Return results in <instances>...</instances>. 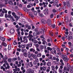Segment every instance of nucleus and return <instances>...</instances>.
<instances>
[{"label":"nucleus","instance_id":"obj_1","mask_svg":"<svg viewBox=\"0 0 73 73\" xmlns=\"http://www.w3.org/2000/svg\"><path fill=\"white\" fill-rule=\"evenodd\" d=\"M61 56L63 60H64L66 62H68V60H69V59L67 58V57L65 55H64L62 54L61 55Z\"/></svg>","mask_w":73,"mask_h":73},{"label":"nucleus","instance_id":"obj_2","mask_svg":"<svg viewBox=\"0 0 73 73\" xmlns=\"http://www.w3.org/2000/svg\"><path fill=\"white\" fill-rule=\"evenodd\" d=\"M27 38H29V37H30L29 39V41H31V39H32V38H33V35L32 34H29L28 36H27Z\"/></svg>","mask_w":73,"mask_h":73},{"label":"nucleus","instance_id":"obj_3","mask_svg":"<svg viewBox=\"0 0 73 73\" xmlns=\"http://www.w3.org/2000/svg\"><path fill=\"white\" fill-rule=\"evenodd\" d=\"M47 23L48 25H50L51 24V20L50 19H48L47 20Z\"/></svg>","mask_w":73,"mask_h":73},{"label":"nucleus","instance_id":"obj_4","mask_svg":"<svg viewBox=\"0 0 73 73\" xmlns=\"http://www.w3.org/2000/svg\"><path fill=\"white\" fill-rule=\"evenodd\" d=\"M32 62H30L29 63L28 65L29 67H33V64Z\"/></svg>","mask_w":73,"mask_h":73},{"label":"nucleus","instance_id":"obj_5","mask_svg":"<svg viewBox=\"0 0 73 73\" xmlns=\"http://www.w3.org/2000/svg\"><path fill=\"white\" fill-rule=\"evenodd\" d=\"M47 50H48V53H49V50L51 52L52 50V48H50V47H48L47 48Z\"/></svg>","mask_w":73,"mask_h":73},{"label":"nucleus","instance_id":"obj_6","mask_svg":"<svg viewBox=\"0 0 73 73\" xmlns=\"http://www.w3.org/2000/svg\"><path fill=\"white\" fill-rule=\"evenodd\" d=\"M45 40H44L42 42V44H43L44 45H48V43L45 41Z\"/></svg>","mask_w":73,"mask_h":73},{"label":"nucleus","instance_id":"obj_7","mask_svg":"<svg viewBox=\"0 0 73 73\" xmlns=\"http://www.w3.org/2000/svg\"><path fill=\"white\" fill-rule=\"evenodd\" d=\"M33 34L34 36H36L37 35H39L40 33L39 32H35Z\"/></svg>","mask_w":73,"mask_h":73},{"label":"nucleus","instance_id":"obj_8","mask_svg":"<svg viewBox=\"0 0 73 73\" xmlns=\"http://www.w3.org/2000/svg\"><path fill=\"white\" fill-rule=\"evenodd\" d=\"M27 71L30 73H33V70H32L31 69H27Z\"/></svg>","mask_w":73,"mask_h":73},{"label":"nucleus","instance_id":"obj_9","mask_svg":"<svg viewBox=\"0 0 73 73\" xmlns=\"http://www.w3.org/2000/svg\"><path fill=\"white\" fill-rule=\"evenodd\" d=\"M32 46V43H30L29 44H28L26 45L27 46H29V48H31Z\"/></svg>","mask_w":73,"mask_h":73},{"label":"nucleus","instance_id":"obj_10","mask_svg":"<svg viewBox=\"0 0 73 73\" xmlns=\"http://www.w3.org/2000/svg\"><path fill=\"white\" fill-rule=\"evenodd\" d=\"M0 37V40H1L2 41H5V39L4 38V37H3L1 36Z\"/></svg>","mask_w":73,"mask_h":73},{"label":"nucleus","instance_id":"obj_11","mask_svg":"<svg viewBox=\"0 0 73 73\" xmlns=\"http://www.w3.org/2000/svg\"><path fill=\"white\" fill-rule=\"evenodd\" d=\"M21 51L23 53H24L27 52V50H26V49H22Z\"/></svg>","mask_w":73,"mask_h":73},{"label":"nucleus","instance_id":"obj_12","mask_svg":"<svg viewBox=\"0 0 73 73\" xmlns=\"http://www.w3.org/2000/svg\"><path fill=\"white\" fill-rule=\"evenodd\" d=\"M12 15L13 16H14V17L15 19L17 17V15H16V14H15V12H12Z\"/></svg>","mask_w":73,"mask_h":73},{"label":"nucleus","instance_id":"obj_13","mask_svg":"<svg viewBox=\"0 0 73 73\" xmlns=\"http://www.w3.org/2000/svg\"><path fill=\"white\" fill-rule=\"evenodd\" d=\"M30 52L34 53L35 52V50L33 48H31L30 49Z\"/></svg>","mask_w":73,"mask_h":73},{"label":"nucleus","instance_id":"obj_14","mask_svg":"<svg viewBox=\"0 0 73 73\" xmlns=\"http://www.w3.org/2000/svg\"><path fill=\"white\" fill-rule=\"evenodd\" d=\"M14 32H15V30H14V29H11L10 33L11 34H13Z\"/></svg>","mask_w":73,"mask_h":73},{"label":"nucleus","instance_id":"obj_15","mask_svg":"<svg viewBox=\"0 0 73 73\" xmlns=\"http://www.w3.org/2000/svg\"><path fill=\"white\" fill-rule=\"evenodd\" d=\"M8 3L9 4V5H13V3L12 2V1H9L8 2Z\"/></svg>","mask_w":73,"mask_h":73},{"label":"nucleus","instance_id":"obj_16","mask_svg":"<svg viewBox=\"0 0 73 73\" xmlns=\"http://www.w3.org/2000/svg\"><path fill=\"white\" fill-rule=\"evenodd\" d=\"M46 65L48 66H51L52 64L51 62H48L46 63Z\"/></svg>","mask_w":73,"mask_h":73},{"label":"nucleus","instance_id":"obj_17","mask_svg":"<svg viewBox=\"0 0 73 73\" xmlns=\"http://www.w3.org/2000/svg\"><path fill=\"white\" fill-rule=\"evenodd\" d=\"M41 22L42 23L44 24H45L46 23V21H44V20L43 19L42 20Z\"/></svg>","mask_w":73,"mask_h":73},{"label":"nucleus","instance_id":"obj_18","mask_svg":"<svg viewBox=\"0 0 73 73\" xmlns=\"http://www.w3.org/2000/svg\"><path fill=\"white\" fill-rule=\"evenodd\" d=\"M40 38H43V39H42V41H43L44 40H45V38L44 37V35H41L40 36Z\"/></svg>","mask_w":73,"mask_h":73},{"label":"nucleus","instance_id":"obj_19","mask_svg":"<svg viewBox=\"0 0 73 73\" xmlns=\"http://www.w3.org/2000/svg\"><path fill=\"white\" fill-rule=\"evenodd\" d=\"M69 46H70L71 48L72 49L70 50V52H72V51L73 50V45H69Z\"/></svg>","mask_w":73,"mask_h":73},{"label":"nucleus","instance_id":"obj_20","mask_svg":"<svg viewBox=\"0 0 73 73\" xmlns=\"http://www.w3.org/2000/svg\"><path fill=\"white\" fill-rule=\"evenodd\" d=\"M28 57L29 58H31V57H33V55L31 53H29L28 54Z\"/></svg>","mask_w":73,"mask_h":73},{"label":"nucleus","instance_id":"obj_21","mask_svg":"<svg viewBox=\"0 0 73 73\" xmlns=\"http://www.w3.org/2000/svg\"><path fill=\"white\" fill-rule=\"evenodd\" d=\"M11 48H12V46H11V44H9L8 45V50H10Z\"/></svg>","mask_w":73,"mask_h":73},{"label":"nucleus","instance_id":"obj_22","mask_svg":"<svg viewBox=\"0 0 73 73\" xmlns=\"http://www.w3.org/2000/svg\"><path fill=\"white\" fill-rule=\"evenodd\" d=\"M51 68L52 70H55V67L54 66H51Z\"/></svg>","mask_w":73,"mask_h":73},{"label":"nucleus","instance_id":"obj_23","mask_svg":"<svg viewBox=\"0 0 73 73\" xmlns=\"http://www.w3.org/2000/svg\"><path fill=\"white\" fill-rule=\"evenodd\" d=\"M67 70V68H66V67H65L64 68V69L63 70V72H66Z\"/></svg>","mask_w":73,"mask_h":73},{"label":"nucleus","instance_id":"obj_24","mask_svg":"<svg viewBox=\"0 0 73 73\" xmlns=\"http://www.w3.org/2000/svg\"><path fill=\"white\" fill-rule=\"evenodd\" d=\"M62 69H61V68H59L58 71L59 72V73H61L62 72Z\"/></svg>","mask_w":73,"mask_h":73},{"label":"nucleus","instance_id":"obj_25","mask_svg":"<svg viewBox=\"0 0 73 73\" xmlns=\"http://www.w3.org/2000/svg\"><path fill=\"white\" fill-rule=\"evenodd\" d=\"M68 40H70V39H73V37H72V36H68Z\"/></svg>","mask_w":73,"mask_h":73},{"label":"nucleus","instance_id":"obj_26","mask_svg":"<svg viewBox=\"0 0 73 73\" xmlns=\"http://www.w3.org/2000/svg\"><path fill=\"white\" fill-rule=\"evenodd\" d=\"M7 17L9 18L10 19H12V16L11 15H8L7 16Z\"/></svg>","mask_w":73,"mask_h":73},{"label":"nucleus","instance_id":"obj_27","mask_svg":"<svg viewBox=\"0 0 73 73\" xmlns=\"http://www.w3.org/2000/svg\"><path fill=\"white\" fill-rule=\"evenodd\" d=\"M17 43L16 42V40H15L13 42V44L14 45H17Z\"/></svg>","mask_w":73,"mask_h":73},{"label":"nucleus","instance_id":"obj_28","mask_svg":"<svg viewBox=\"0 0 73 73\" xmlns=\"http://www.w3.org/2000/svg\"><path fill=\"white\" fill-rule=\"evenodd\" d=\"M51 27L53 29H54V28L55 27H56V25L54 24V25H51Z\"/></svg>","mask_w":73,"mask_h":73},{"label":"nucleus","instance_id":"obj_29","mask_svg":"<svg viewBox=\"0 0 73 73\" xmlns=\"http://www.w3.org/2000/svg\"><path fill=\"white\" fill-rule=\"evenodd\" d=\"M39 16H40V17H44V15L42 14V13H40L39 14Z\"/></svg>","mask_w":73,"mask_h":73},{"label":"nucleus","instance_id":"obj_30","mask_svg":"<svg viewBox=\"0 0 73 73\" xmlns=\"http://www.w3.org/2000/svg\"><path fill=\"white\" fill-rule=\"evenodd\" d=\"M40 48L41 49H43L44 48V46L43 45H40Z\"/></svg>","mask_w":73,"mask_h":73},{"label":"nucleus","instance_id":"obj_31","mask_svg":"<svg viewBox=\"0 0 73 73\" xmlns=\"http://www.w3.org/2000/svg\"><path fill=\"white\" fill-rule=\"evenodd\" d=\"M23 42L24 43H27V42H28V40L27 39L24 40H23Z\"/></svg>","mask_w":73,"mask_h":73},{"label":"nucleus","instance_id":"obj_32","mask_svg":"<svg viewBox=\"0 0 73 73\" xmlns=\"http://www.w3.org/2000/svg\"><path fill=\"white\" fill-rule=\"evenodd\" d=\"M52 53H55V54H56V50H54V51L52 50V51H51Z\"/></svg>","mask_w":73,"mask_h":73},{"label":"nucleus","instance_id":"obj_33","mask_svg":"<svg viewBox=\"0 0 73 73\" xmlns=\"http://www.w3.org/2000/svg\"><path fill=\"white\" fill-rule=\"evenodd\" d=\"M40 32H41V33L42 34H43V33H44V30L42 29H41V30H40Z\"/></svg>","mask_w":73,"mask_h":73},{"label":"nucleus","instance_id":"obj_34","mask_svg":"<svg viewBox=\"0 0 73 73\" xmlns=\"http://www.w3.org/2000/svg\"><path fill=\"white\" fill-rule=\"evenodd\" d=\"M7 61H9L10 62H12V59H11V58H9L8 59Z\"/></svg>","mask_w":73,"mask_h":73},{"label":"nucleus","instance_id":"obj_35","mask_svg":"<svg viewBox=\"0 0 73 73\" xmlns=\"http://www.w3.org/2000/svg\"><path fill=\"white\" fill-rule=\"evenodd\" d=\"M27 54H28V53H27V52H25L23 53V55L25 57H27Z\"/></svg>","mask_w":73,"mask_h":73},{"label":"nucleus","instance_id":"obj_36","mask_svg":"<svg viewBox=\"0 0 73 73\" xmlns=\"http://www.w3.org/2000/svg\"><path fill=\"white\" fill-rule=\"evenodd\" d=\"M67 65L68 68H72V67H71V66H70V64H69L68 63Z\"/></svg>","mask_w":73,"mask_h":73},{"label":"nucleus","instance_id":"obj_37","mask_svg":"<svg viewBox=\"0 0 73 73\" xmlns=\"http://www.w3.org/2000/svg\"><path fill=\"white\" fill-rule=\"evenodd\" d=\"M5 68L6 69H9V68H10V66H7V67H5Z\"/></svg>","mask_w":73,"mask_h":73},{"label":"nucleus","instance_id":"obj_38","mask_svg":"<svg viewBox=\"0 0 73 73\" xmlns=\"http://www.w3.org/2000/svg\"><path fill=\"white\" fill-rule=\"evenodd\" d=\"M44 11H46V13H47V15H48L49 14V11H48V9H47L46 11V9L44 10Z\"/></svg>","mask_w":73,"mask_h":73},{"label":"nucleus","instance_id":"obj_39","mask_svg":"<svg viewBox=\"0 0 73 73\" xmlns=\"http://www.w3.org/2000/svg\"><path fill=\"white\" fill-rule=\"evenodd\" d=\"M17 51H19V52H21V48H18L17 49Z\"/></svg>","mask_w":73,"mask_h":73},{"label":"nucleus","instance_id":"obj_40","mask_svg":"<svg viewBox=\"0 0 73 73\" xmlns=\"http://www.w3.org/2000/svg\"><path fill=\"white\" fill-rule=\"evenodd\" d=\"M37 62L36 61H34L33 62V64L34 65H36L37 64Z\"/></svg>","mask_w":73,"mask_h":73},{"label":"nucleus","instance_id":"obj_41","mask_svg":"<svg viewBox=\"0 0 73 73\" xmlns=\"http://www.w3.org/2000/svg\"><path fill=\"white\" fill-rule=\"evenodd\" d=\"M22 48H25V45H21Z\"/></svg>","mask_w":73,"mask_h":73},{"label":"nucleus","instance_id":"obj_42","mask_svg":"<svg viewBox=\"0 0 73 73\" xmlns=\"http://www.w3.org/2000/svg\"><path fill=\"white\" fill-rule=\"evenodd\" d=\"M42 69L43 70H46V67H43Z\"/></svg>","mask_w":73,"mask_h":73},{"label":"nucleus","instance_id":"obj_43","mask_svg":"<svg viewBox=\"0 0 73 73\" xmlns=\"http://www.w3.org/2000/svg\"><path fill=\"white\" fill-rule=\"evenodd\" d=\"M38 42L36 40H35L33 41L34 44H37Z\"/></svg>","mask_w":73,"mask_h":73},{"label":"nucleus","instance_id":"obj_44","mask_svg":"<svg viewBox=\"0 0 73 73\" xmlns=\"http://www.w3.org/2000/svg\"><path fill=\"white\" fill-rule=\"evenodd\" d=\"M29 9H28L27 8H26L25 11V12H29Z\"/></svg>","mask_w":73,"mask_h":73},{"label":"nucleus","instance_id":"obj_45","mask_svg":"<svg viewBox=\"0 0 73 73\" xmlns=\"http://www.w3.org/2000/svg\"><path fill=\"white\" fill-rule=\"evenodd\" d=\"M34 2L35 3H38V0H35Z\"/></svg>","mask_w":73,"mask_h":73},{"label":"nucleus","instance_id":"obj_46","mask_svg":"<svg viewBox=\"0 0 73 73\" xmlns=\"http://www.w3.org/2000/svg\"><path fill=\"white\" fill-rule=\"evenodd\" d=\"M29 4L30 5L31 7H33V4L32 3H30Z\"/></svg>","mask_w":73,"mask_h":73},{"label":"nucleus","instance_id":"obj_47","mask_svg":"<svg viewBox=\"0 0 73 73\" xmlns=\"http://www.w3.org/2000/svg\"><path fill=\"white\" fill-rule=\"evenodd\" d=\"M63 5L64 6H66V2L65 1L63 2Z\"/></svg>","mask_w":73,"mask_h":73},{"label":"nucleus","instance_id":"obj_48","mask_svg":"<svg viewBox=\"0 0 73 73\" xmlns=\"http://www.w3.org/2000/svg\"><path fill=\"white\" fill-rule=\"evenodd\" d=\"M34 13L35 15H37V11H34Z\"/></svg>","mask_w":73,"mask_h":73},{"label":"nucleus","instance_id":"obj_49","mask_svg":"<svg viewBox=\"0 0 73 73\" xmlns=\"http://www.w3.org/2000/svg\"><path fill=\"white\" fill-rule=\"evenodd\" d=\"M27 36H24L23 38V39L24 40H26V39H27Z\"/></svg>","mask_w":73,"mask_h":73},{"label":"nucleus","instance_id":"obj_50","mask_svg":"<svg viewBox=\"0 0 73 73\" xmlns=\"http://www.w3.org/2000/svg\"><path fill=\"white\" fill-rule=\"evenodd\" d=\"M3 15H4V14L3 13H0V16H3Z\"/></svg>","mask_w":73,"mask_h":73},{"label":"nucleus","instance_id":"obj_51","mask_svg":"<svg viewBox=\"0 0 73 73\" xmlns=\"http://www.w3.org/2000/svg\"><path fill=\"white\" fill-rule=\"evenodd\" d=\"M53 14H51V15H50V18L51 19H52L53 18Z\"/></svg>","mask_w":73,"mask_h":73},{"label":"nucleus","instance_id":"obj_52","mask_svg":"<svg viewBox=\"0 0 73 73\" xmlns=\"http://www.w3.org/2000/svg\"><path fill=\"white\" fill-rule=\"evenodd\" d=\"M58 0H56L54 1V2H55L56 4H57V3H58Z\"/></svg>","mask_w":73,"mask_h":73},{"label":"nucleus","instance_id":"obj_53","mask_svg":"<svg viewBox=\"0 0 73 73\" xmlns=\"http://www.w3.org/2000/svg\"><path fill=\"white\" fill-rule=\"evenodd\" d=\"M65 35H68L69 34V32L68 31L65 32Z\"/></svg>","mask_w":73,"mask_h":73},{"label":"nucleus","instance_id":"obj_54","mask_svg":"<svg viewBox=\"0 0 73 73\" xmlns=\"http://www.w3.org/2000/svg\"><path fill=\"white\" fill-rule=\"evenodd\" d=\"M41 56V54H37V56L38 57H40Z\"/></svg>","mask_w":73,"mask_h":73},{"label":"nucleus","instance_id":"obj_55","mask_svg":"<svg viewBox=\"0 0 73 73\" xmlns=\"http://www.w3.org/2000/svg\"><path fill=\"white\" fill-rule=\"evenodd\" d=\"M33 58H34V59H36V55H33Z\"/></svg>","mask_w":73,"mask_h":73},{"label":"nucleus","instance_id":"obj_56","mask_svg":"<svg viewBox=\"0 0 73 73\" xmlns=\"http://www.w3.org/2000/svg\"><path fill=\"white\" fill-rule=\"evenodd\" d=\"M52 11H53V12H56V10H55V9H53Z\"/></svg>","mask_w":73,"mask_h":73},{"label":"nucleus","instance_id":"obj_57","mask_svg":"<svg viewBox=\"0 0 73 73\" xmlns=\"http://www.w3.org/2000/svg\"><path fill=\"white\" fill-rule=\"evenodd\" d=\"M13 59L14 61H16V60H17V58H13Z\"/></svg>","mask_w":73,"mask_h":73},{"label":"nucleus","instance_id":"obj_58","mask_svg":"<svg viewBox=\"0 0 73 73\" xmlns=\"http://www.w3.org/2000/svg\"><path fill=\"white\" fill-rule=\"evenodd\" d=\"M49 58H50V59L51 60H53V59H52V56L51 55H50V56Z\"/></svg>","mask_w":73,"mask_h":73},{"label":"nucleus","instance_id":"obj_59","mask_svg":"<svg viewBox=\"0 0 73 73\" xmlns=\"http://www.w3.org/2000/svg\"><path fill=\"white\" fill-rule=\"evenodd\" d=\"M5 17H6V19H7L8 17V15H7V14H5Z\"/></svg>","mask_w":73,"mask_h":73},{"label":"nucleus","instance_id":"obj_60","mask_svg":"<svg viewBox=\"0 0 73 73\" xmlns=\"http://www.w3.org/2000/svg\"><path fill=\"white\" fill-rule=\"evenodd\" d=\"M38 13H39V14H40V12H41V11L40 10H38L37 11Z\"/></svg>","mask_w":73,"mask_h":73},{"label":"nucleus","instance_id":"obj_61","mask_svg":"<svg viewBox=\"0 0 73 73\" xmlns=\"http://www.w3.org/2000/svg\"><path fill=\"white\" fill-rule=\"evenodd\" d=\"M66 50L67 51V52H68V51H69V48H66Z\"/></svg>","mask_w":73,"mask_h":73},{"label":"nucleus","instance_id":"obj_62","mask_svg":"<svg viewBox=\"0 0 73 73\" xmlns=\"http://www.w3.org/2000/svg\"><path fill=\"white\" fill-rule=\"evenodd\" d=\"M8 13L9 15H11V11H9L8 12Z\"/></svg>","mask_w":73,"mask_h":73},{"label":"nucleus","instance_id":"obj_63","mask_svg":"<svg viewBox=\"0 0 73 73\" xmlns=\"http://www.w3.org/2000/svg\"><path fill=\"white\" fill-rule=\"evenodd\" d=\"M31 26H29L28 27V29H31Z\"/></svg>","mask_w":73,"mask_h":73},{"label":"nucleus","instance_id":"obj_64","mask_svg":"<svg viewBox=\"0 0 73 73\" xmlns=\"http://www.w3.org/2000/svg\"><path fill=\"white\" fill-rule=\"evenodd\" d=\"M16 55H17V56H19V53L18 52H17Z\"/></svg>","mask_w":73,"mask_h":73}]
</instances>
